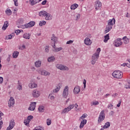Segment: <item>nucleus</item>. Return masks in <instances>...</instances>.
Returning <instances> with one entry per match:
<instances>
[{"label":"nucleus","instance_id":"obj_44","mask_svg":"<svg viewBox=\"0 0 130 130\" xmlns=\"http://www.w3.org/2000/svg\"><path fill=\"white\" fill-rule=\"evenodd\" d=\"M86 117H87V114H83L82 116H81L80 117V118L81 119H83V120H84V118H86Z\"/></svg>","mask_w":130,"mask_h":130},{"label":"nucleus","instance_id":"obj_36","mask_svg":"<svg viewBox=\"0 0 130 130\" xmlns=\"http://www.w3.org/2000/svg\"><path fill=\"white\" fill-rule=\"evenodd\" d=\"M46 21H45L44 20L40 21L39 26H40L41 27L42 26H44V25H46Z\"/></svg>","mask_w":130,"mask_h":130},{"label":"nucleus","instance_id":"obj_40","mask_svg":"<svg viewBox=\"0 0 130 130\" xmlns=\"http://www.w3.org/2000/svg\"><path fill=\"white\" fill-rule=\"evenodd\" d=\"M6 13L7 15H8V16H10L12 14V10H11V9H8L6 11Z\"/></svg>","mask_w":130,"mask_h":130},{"label":"nucleus","instance_id":"obj_42","mask_svg":"<svg viewBox=\"0 0 130 130\" xmlns=\"http://www.w3.org/2000/svg\"><path fill=\"white\" fill-rule=\"evenodd\" d=\"M33 118H34V117H33V116H32V115H29V116H28V117H27V120H29V121L30 122V121H31V120H32V119H33Z\"/></svg>","mask_w":130,"mask_h":130},{"label":"nucleus","instance_id":"obj_41","mask_svg":"<svg viewBox=\"0 0 130 130\" xmlns=\"http://www.w3.org/2000/svg\"><path fill=\"white\" fill-rule=\"evenodd\" d=\"M30 27H33L35 26V21H31L29 22Z\"/></svg>","mask_w":130,"mask_h":130},{"label":"nucleus","instance_id":"obj_3","mask_svg":"<svg viewBox=\"0 0 130 130\" xmlns=\"http://www.w3.org/2000/svg\"><path fill=\"white\" fill-rule=\"evenodd\" d=\"M74 108V105H70L67 108H64L63 110L61 111V114H64V113H68L69 111H71L72 109Z\"/></svg>","mask_w":130,"mask_h":130},{"label":"nucleus","instance_id":"obj_18","mask_svg":"<svg viewBox=\"0 0 130 130\" xmlns=\"http://www.w3.org/2000/svg\"><path fill=\"white\" fill-rule=\"evenodd\" d=\"M112 29V27L111 26H110L109 25H107L105 28V30L104 31L105 34H106V33H108L110 30Z\"/></svg>","mask_w":130,"mask_h":130},{"label":"nucleus","instance_id":"obj_62","mask_svg":"<svg viewBox=\"0 0 130 130\" xmlns=\"http://www.w3.org/2000/svg\"><path fill=\"white\" fill-rule=\"evenodd\" d=\"M11 56V55H9V57L7 58V61H10L11 60L10 57Z\"/></svg>","mask_w":130,"mask_h":130},{"label":"nucleus","instance_id":"obj_31","mask_svg":"<svg viewBox=\"0 0 130 130\" xmlns=\"http://www.w3.org/2000/svg\"><path fill=\"white\" fill-rule=\"evenodd\" d=\"M54 48V50H53L54 52H58V51H60V50H62V47L56 48L55 45V48Z\"/></svg>","mask_w":130,"mask_h":130},{"label":"nucleus","instance_id":"obj_64","mask_svg":"<svg viewBox=\"0 0 130 130\" xmlns=\"http://www.w3.org/2000/svg\"><path fill=\"white\" fill-rule=\"evenodd\" d=\"M126 66L127 68H130V64L129 63H126Z\"/></svg>","mask_w":130,"mask_h":130},{"label":"nucleus","instance_id":"obj_21","mask_svg":"<svg viewBox=\"0 0 130 130\" xmlns=\"http://www.w3.org/2000/svg\"><path fill=\"white\" fill-rule=\"evenodd\" d=\"M29 88L33 89L34 88H37V84L34 83H29L28 85Z\"/></svg>","mask_w":130,"mask_h":130},{"label":"nucleus","instance_id":"obj_48","mask_svg":"<svg viewBox=\"0 0 130 130\" xmlns=\"http://www.w3.org/2000/svg\"><path fill=\"white\" fill-rule=\"evenodd\" d=\"M13 2H14V5L16 7H18L19 6L18 0H13Z\"/></svg>","mask_w":130,"mask_h":130},{"label":"nucleus","instance_id":"obj_50","mask_svg":"<svg viewBox=\"0 0 130 130\" xmlns=\"http://www.w3.org/2000/svg\"><path fill=\"white\" fill-rule=\"evenodd\" d=\"M48 48H49V46H47L45 47V51H46V52H48V51H49V50L48 49Z\"/></svg>","mask_w":130,"mask_h":130},{"label":"nucleus","instance_id":"obj_45","mask_svg":"<svg viewBox=\"0 0 130 130\" xmlns=\"http://www.w3.org/2000/svg\"><path fill=\"white\" fill-rule=\"evenodd\" d=\"M99 105V102L98 101L93 102L91 103V106H92V105Z\"/></svg>","mask_w":130,"mask_h":130},{"label":"nucleus","instance_id":"obj_26","mask_svg":"<svg viewBox=\"0 0 130 130\" xmlns=\"http://www.w3.org/2000/svg\"><path fill=\"white\" fill-rule=\"evenodd\" d=\"M35 64L36 68H40L41 67V61H37L35 62Z\"/></svg>","mask_w":130,"mask_h":130},{"label":"nucleus","instance_id":"obj_60","mask_svg":"<svg viewBox=\"0 0 130 130\" xmlns=\"http://www.w3.org/2000/svg\"><path fill=\"white\" fill-rule=\"evenodd\" d=\"M117 95H118V94H117V93L113 94L112 95V97H114V98H115V97H116V96H117Z\"/></svg>","mask_w":130,"mask_h":130},{"label":"nucleus","instance_id":"obj_37","mask_svg":"<svg viewBox=\"0 0 130 130\" xmlns=\"http://www.w3.org/2000/svg\"><path fill=\"white\" fill-rule=\"evenodd\" d=\"M13 38V35H9L8 36H6L5 37V40H9V39H12Z\"/></svg>","mask_w":130,"mask_h":130},{"label":"nucleus","instance_id":"obj_7","mask_svg":"<svg viewBox=\"0 0 130 130\" xmlns=\"http://www.w3.org/2000/svg\"><path fill=\"white\" fill-rule=\"evenodd\" d=\"M15 126V120L14 119H12L9 123V126L7 127V130H11L14 128Z\"/></svg>","mask_w":130,"mask_h":130},{"label":"nucleus","instance_id":"obj_27","mask_svg":"<svg viewBox=\"0 0 130 130\" xmlns=\"http://www.w3.org/2000/svg\"><path fill=\"white\" fill-rule=\"evenodd\" d=\"M102 6L101 2H100V1H98L97 3L95 4V9L96 10H98V9H99V8H100V7H101Z\"/></svg>","mask_w":130,"mask_h":130},{"label":"nucleus","instance_id":"obj_15","mask_svg":"<svg viewBox=\"0 0 130 130\" xmlns=\"http://www.w3.org/2000/svg\"><path fill=\"white\" fill-rule=\"evenodd\" d=\"M61 87V83H59L57 86L56 88L53 90V92L55 93H57L59 90H60V87Z\"/></svg>","mask_w":130,"mask_h":130},{"label":"nucleus","instance_id":"obj_39","mask_svg":"<svg viewBox=\"0 0 130 130\" xmlns=\"http://www.w3.org/2000/svg\"><path fill=\"white\" fill-rule=\"evenodd\" d=\"M35 129L37 130H44V127L42 126H39L35 127Z\"/></svg>","mask_w":130,"mask_h":130},{"label":"nucleus","instance_id":"obj_20","mask_svg":"<svg viewBox=\"0 0 130 130\" xmlns=\"http://www.w3.org/2000/svg\"><path fill=\"white\" fill-rule=\"evenodd\" d=\"M45 17H45V20H52V16L48 13H47V15H46Z\"/></svg>","mask_w":130,"mask_h":130},{"label":"nucleus","instance_id":"obj_43","mask_svg":"<svg viewBox=\"0 0 130 130\" xmlns=\"http://www.w3.org/2000/svg\"><path fill=\"white\" fill-rule=\"evenodd\" d=\"M24 28H31V26H30V24L29 23L25 24L23 25Z\"/></svg>","mask_w":130,"mask_h":130},{"label":"nucleus","instance_id":"obj_38","mask_svg":"<svg viewBox=\"0 0 130 130\" xmlns=\"http://www.w3.org/2000/svg\"><path fill=\"white\" fill-rule=\"evenodd\" d=\"M24 123L25 125H26V126H29V123H30V122L26 119L24 121Z\"/></svg>","mask_w":130,"mask_h":130},{"label":"nucleus","instance_id":"obj_58","mask_svg":"<svg viewBox=\"0 0 130 130\" xmlns=\"http://www.w3.org/2000/svg\"><path fill=\"white\" fill-rule=\"evenodd\" d=\"M46 3H47V1L44 0L43 2H42V5L44 6V5H46Z\"/></svg>","mask_w":130,"mask_h":130},{"label":"nucleus","instance_id":"obj_25","mask_svg":"<svg viewBox=\"0 0 130 130\" xmlns=\"http://www.w3.org/2000/svg\"><path fill=\"white\" fill-rule=\"evenodd\" d=\"M55 59V57H54L53 56H52L48 58V61L49 62H52V61H54Z\"/></svg>","mask_w":130,"mask_h":130},{"label":"nucleus","instance_id":"obj_51","mask_svg":"<svg viewBox=\"0 0 130 130\" xmlns=\"http://www.w3.org/2000/svg\"><path fill=\"white\" fill-rule=\"evenodd\" d=\"M2 116H4V113L0 111V120H2L3 119Z\"/></svg>","mask_w":130,"mask_h":130},{"label":"nucleus","instance_id":"obj_10","mask_svg":"<svg viewBox=\"0 0 130 130\" xmlns=\"http://www.w3.org/2000/svg\"><path fill=\"white\" fill-rule=\"evenodd\" d=\"M36 108V102H32L29 105L28 108V110H31L33 111L35 110V108Z\"/></svg>","mask_w":130,"mask_h":130},{"label":"nucleus","instance_id":"obj_47","mask_svg":"<svg viewBox=\"0 0 130 130\" xmlns=\"http://www.w3.org/2000/svg\"><path fill=\"white\" fill-rule=\"evenodd\" d=\"M92 56H94L95 58L98 59L99 57V53H95Z\"/></svg>","mask_w":130,"mask_h":130},{"label":"nucleus","instance_id":"obj_63","mask_svg":"<svg viewBox=\"0 0 130 130\" xmlns=\"http://www.w3.org/2000/svg\"><path fill=\"white\" fill-rule=\"evenodd\" d=\"M50 99H51V100H53V99H54V96L51 95L50 98Z\"/></svg>","mask_w":130,"mask_h":130},{"label":"nucleus","instance_id":"obj_35","mask_svg":"<svg viewBox=\"0 0 130 130\" xmlns=\"http://www.w3.org/2000/svg\"><path fill=\"white\" fill-rule=\"evenodd\" d=\"M110 126V122H107L105 123V125H104V128H108Z\"/></svg>","mask_w":130,"mask_h":130},{"label":"nucleus","instance_id":"obj_4","mask_svg":"<svg viewBox=\"0 0 130 130\" xmlns=\"http://www.w3.org/2000/svg\"><path fill=\"white\" fill-rule=\"evenodd\" d=\"M68 96H69V86H66L63 91L62 93V97L63 98H67Z\"/></svg>","mask_w":130,"mask_h":130},{"label":"nucleus","instance_id":"obj_34","mask_svg":"<svg viewBox=\"0 0 130 130\" xmlns=\"http://www.w3.org/2000/svg\"><path fill=\"white\" fill-rule=\"evenodd\" d=\"M31 6H34L37 4V0H29Z\"/></svg>","mask_w":130,"mask_h":130},{"label":"nucleus","instance_id":"obj_8","mask_svg":"<svg viewBox=\"0 0 130 130\" xmlns=\"http://www.w3.org/2000/svg\"><path fill=\"white\" fill-rule=\"evenodd\" d=\"M122 45V42H121V40L120 39V38L117 39V40L115 41L114 46H116V47H118Z\"/></svg>","mask_w":130,"mask_h":130},{"label":"nucleus","instance_id":"obj_54","mask_svg":"<svg viewBox=\"0 0 130 130\" xmlns=\"http://www.w3.org/2000/svg\"><path fill=\"white\" fill-rule=\"evenodd\" d=\"M73 42H74V41L70 40L67 42V44H72Z\"/></svg>","mask_w":130,"mask_h":130},{"label":"nucleus","instance_id":"obj_30","mask_svg":"<svg viewBox=\"0 0 130 130\" xmlns=\"http://www.w3.org/2000/svg\"><path fill=\"white\" fill-rule=\"evenodd\" d=\"M95 56H92V60L91 61V64H95L96 63V61L97 60Z\"/></svg>","mask_w":130,"mask_h":130},{"label":"nucleus","instance_id":"obj_2","mask_svg":"<svg viewBox=\"0 0 130 130\" xmlns=\"http://www.w3.org/2000/svg\"><path fill=\"white\" fill-rule=\"evenodd\" d=\"M122 72L120 71H115L112 73V76L116 79H121L122 78Z\"/></svg>","mask_w":130,"mask_h":130},{"label":"nucleus","instance_id":"obj_28","mask_svg":"<svg viewBox=\"0 0 130 130\" xmlns=\"http://www.w3.org/2000/svg\"><path fill=\"white\" fill-rule=\"evenodd\" d=\"M79 7V5L77 4H74L71 6V10H76L78 7Z\"/></svg>","mask_w":130,"mask_h":130},{"label":"nucleus","instance_id":"obj_55","mask_svg":"<svg viewBox=\"0 0 130 130\" xmlns=\"http://www.w3.org/2000/svg\"><path fill=\"white\" fill-rule=\"evenodd\" d=\"M18 84L19 85V86L18 87V90H22V85H20V83H19V81H18Z\"/></svg>","mask_w":130,"mask_h":130},{"label":"nucleus","instance_id":"obj_17","mask_svg":"<svg viewBox=\"0 0 130 130\" xmlns=\"http://www.w3.org/2000/svg\"><path fill=\"white\" fill-rule=\"evenodd\" d=\"M8 27H9V22L5 21L2 27V29L4 30V31H5V30L7 29V28H8Z\"/></svg>","mask_w":130,"mask_h":130},{"label":"nucleus","instance_id":"obj_52","mask_svg":"<svg viewBox=\"0 0 130 130\" xmlns=\"http://www.w3.org/2000/svg\"><path fill=\"white\" fill-rule=\"evenodd\" d=\"M15 33H16V35H18V34L21 33V30L18 29L15 30Z\"/></svg>","mask_w":130,"mask_h":130},{"label":"nucleus","instance_id":"obj_23","mask_svg":"<svg viewBox=\"0 0 130 130\" xmlns=\"http://www.w3.org/2000/svg\"><path fill=\"white\" fill-rule=\"evenodd\" d=\"M104 42L105 43H106L109 39H110V38L109 37V34H108L107 35L104 36Z\"/></svg>","mask_w":130,"mask_h":130},{"label":"nucleus","instance_id":"obj_6","mask_svg":"<svg viewBox=\"0 0 130 130\" xmlns=\"http://www.w3.org/2000/svg\"><path fill=\"white\" fill-rule=\"evenodd\" d=\"M57 69L60 70V71H69L68 67L63 66L62 64H58L56 66Z\"/></svg>","mask_w":130,"mask_h":130},{"label":"nucleus","instance_id":"obj_59","mask_svg":"<svg viewBox=\"0 0 130 130\" xmlns=\"http://www.w3.org/2000/svg\"><path fill=\"white\" fill-rule=\"evenodd\" d=\"M121 104V101H119V103L117 105V107H120Z\"/></svg>","mask_w":130,"mask_h":130},{"label":"nucleus","instance_id":"obj_57","mask_svg":"<svg viewBox=\"0 0 130 130\" xmlns=\"http://www.w3.org/2000/svg\"><path fill=\"white\" fill-rule=\"evenodd\" d=\"M3 82H4V78L0 77V84H3Z\"/></svg>","mask_w":130,"mask_h":130},{"label":"nucleus","instance_id":"obj_53","mask_svg":"<svg viewBox=\"0 0 130 130\" xmlns=\"http://www.w3.org/2000/svg\"><path fill=\"white\" fill-rule=\"evenodd\" d=\"M86 83H87V81H86V79H84L83 80V86L84 89L86 88Z\"/></svg>","mask_w":130,"mask_h":130},{"label":"nucleus","instance_id":"obj_22","mask_svg":"<svg viewBox=\"0 0 130 130\" xmlns=\"http://www.w3.org/2000/svg\"><path fill=\"white\" fill-rule=\"evenodd\" d=\"M41 75H43V76H49L50 75V73L45 70H42L41 72Z\"/></svg>","mask_w":130,"mask_h":130},{"label":"nucleus","instance_id":"obj_46","mask_svg":"<svg viewBox=\"0 0 130 130\" xmlns=\"http://www.w3.org/2000/svg\"><path fill=\"white\" fill-rule=\"evenodd\" d=\"M47 125H50L51 124V120L49 119H47Z\"/></svg>","mask_w":130,"mask_h":130},{"label":"nucleus","instance_id":"obj_61","mask_svg":"<svg viewBox=\"0 0 130 130\" xmlns=\"http://www.w3.org/2000/svg\"><path fill=\"white\" fill-rule=\"evenodd\" d=\"M110 114L112 116H113V114H114V112H113V111H111V112H110Z\"/></svg>","mask_w":130,"mask_h":130},{"label":"nucleus","instance_id":"obj_56","mask_svg":"<svg viewBox=\"0 0 130 130\" xmlns=\"http://www.w3.org/2000/svg\"><path fill=\"white\" fill-rule=\"evenodd\" d=\"M113 107V105L112 104H109L108 106V108H109L110 109H112V107Z\"/></svg>","mask_w":130,"mask_h":130},{"label":"nucleus","instance_id":"obj_16","mask_svg":"<svg viewBox=\"0 0 130 130\" xmlns=\"http://www.w3.org/2000/svg\"><path fill=\"white\" fill-rule=\"evenodd\" d=\"M87 123V120L86 119H83L80 123V125L79 126L80 128H83L85 124Z\"/></svg>","mask_w":130,"mask_h":130},{"label":"nucleus","instance_id":"obj_5","mask_svg":"<svg viewBox=\"0 0 130 130\" xmlns=\"http://www.w3.org/2000/svg\"><path fill=\"white\" fill-rule=\"evenodd\" d=\"M51 40L52 41V46L53 48H55V43L56 41H57V37H55V35L54 34L52 35V37L51 38Z\"/></svg>","mask_w":130,"mask_h":130},{"label":"nucleus","instance_id":"obj_24","mask_svg":"<svg viewBox=\"0 0 130 130\" xmlns=\"http://www.w3.org/2000/svg\"><path fill=\"white\" fill-rule=\"evenodd\" d=\"M12 56L13 57V58H17V57H18V56H19V52L18 51H14L13 53V55Z\"/></svg>","mask_w":130,"mask_h":130},{"label":"nucleus","instance_id":"obj_32","mask_svg":"<svg viewBox=\"0 0 130 130\" xmlns=\"http://www.w3.org/2000/svg\"><path fill=\"white\" fill-rule=\"evenodd\" d=\"M38 110L40 112H44V106H40L39 107Z\"/></svg>","mask_w":130,"mask_h":130},{"label":"nucleus","instance_id":"obj_49","mask_svg":"<svg viewBox=\"0 0 130 130\" xmlns=\"http://www.w3.org/2000/svg\"><path fill=\"white\" fill-rule=\"evenodd\" d=\"M129 42V40L128 39H126L124 40V44H127Z\"/></svg>","mask_w":130,"mask_h":130},{"label":"nucleus","instance_id":"obj_29","mask_svg":"<svg viewBox=\"0 0 130 130\" xmlns=\"http://www.w3.org/2000/svg\"><path fill=\"white\" fill-rule=\"evenodd\" d=\"M30 34H24L23 35V38H25V39H30Z\"/></svg>","mask_w":130,"mask_h":130},{"label":"nucleus","instance_id":"obj_33","mask_svg":"<svg viewBox=\"0 0 130 130\" xmlns=\"http://www.w3.org/2000/svg\"><path fill=\"white\" fill-rule=\"evenodd\" d=\"M74 17H76V20L78 21V20H79V19H80V18H81V14H79V13H76V14L73 15Z\"/></svg>","mask_w":130,"mask_h":130},{"label":"nucleus","instance_id":"obj_13","mask_svg":"<svg viewBox=\"0 0 130 130\" xmlns=\"http://www.w3.org/2000/svg\"><path fill=\"white\" fill-rule=\"evenodd\" d=\"M80 91H81L80 86H77L74 88L73 93H74L75 94H79V93H80Z\"/></svg>","mask_w":130,"mask_h":130},{"label":"nucleus","instance_id":"obj_11","mask_svg":"<svg viewBox=\"0 0 130 130\" xmlns=\"http://www.w3.org/2000/svg\"><path fill=\"white\" fill-rule=\"evenodd\" d=\"M114 24H115V19L113 18V19H110L109 20L107 25L109 26L110 27H112V26H113V25H114Z\"/></svg>","mask_w":130,"mask_h":130},{"label":"nucleus","instance_id":"obj_19","mask_svg":"<svg viewBox=\"0 0 130 130\" xmlns=\"http://www.w3.org/2000/svg\"><path fill=\"white\" fill-rule=\"evenodd\" d=\"M39 15L40 17H42V16L45 17L46 15H47V12L45 11H42L39 12Z\"/></svg>","mask_w":130,"mask_h":130},{"label":"nucleus","instance_id":"obj_9","mask_svg":"<svg viewBox=\"0 0 130 130\" xmlns=\"http://www.w3.org/2000/svg\"><path fill=\"white\" fill-rule=\"evenodd\" d=\"M9 107L11 108L13 105H15V99L12 96L10 97L9 101H8Z\"/></svg>","mask_w":130,"mask_h":130},{"label":"nucleus","instance_id":"obj_12","mask_svg":"<svg viewBox=\"0 0 130 130\" xmlns=\"http://www.w3.org/2000/svg\"><path fill=\"white\" fill-rule=\"evenodd\" d=\"M32 96L34 98H38L40 96V93L37 90H34L32 92Z\"/></svg>","mask_w":130,"mask_h":130},{"label":"nucleus","instance_id":"obj_1","mask_svg":"<svg viewBox=\"0 0 130 130\" xmlns=\"http://www.w3.org/2000/svg\"><path fill=\"white\" fill-rule=\"evenodd\" d=\"M104 119H105V111L103 110L101 111L99 116L98 123H101V122H102Z\"/></svg>","mask_w":130,"mask_h":130},{"label":"nucleus","instance_id":"obj_14","mask_svg":"<svg viewBox=\"0 0 130 130\" xmlns=\"http://www.w3.org/2000/svg\"><path fill=\"white\" fill-rule=\"evenodd\" d=\"M84 43L86 45H91L92 42L91 41V40H90V38H86L84 40Z\"/></svg>","mask_w":130,"mask_h":130}]
</instances>
